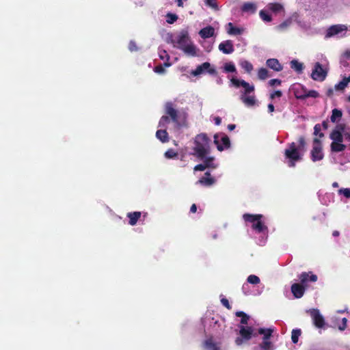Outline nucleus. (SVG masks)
Returning a JSON list of instances; mask_svg holds the SVG:
<instances>
[{"label": "nucleus", "mask_w": 350, "mask_h": 350, "mask_svg": "<svg viewBox=\"0 0 350 350\" xmlns=\"http://www.w3.org/2000/svg\"><path fill=\"white\" fill-rule=\"evenodd\" d=\"M312 160L313 161H320L323 158V153L322 151V146L320 140L317 138L313 140V147L311 151Z\"/></svg>", "instance_id": "10"}, {"label": "nucleus", "mask_w": 350, "mask_h": 350, "mask_svg": "<svg viewBox=\"0 0 350 350\" xmlns=\"http://www.w3.org/2000/svg\"><path fill=\"white\" fill-rule=\"evenodd\" d=\"M235 315L238 317H241V323L242 325H247L250 319V317L243 311H238L235 313Z\"/></svg>", "instance_id": "30"}, {"label": "nucleus", "mask_w": 350, "mask_h": 350, "mask_svg": "<svg viewBox=\"0 0 350 350\" xmlns=\"http://www.w3.org/2000/svg\"><path fill=\"white\" fill-rule=\"evenodd\" d=\"M156 136L162 142L168 141V134L165 130H158L156 133Z\"/></svg>", "instance_id": "28"}, {"label": "nucleus", "mask_w": 350, "mask_h": 350, "mask_svg": "<svg viewBox=\"0 0 350 350\" xmlns=\"http://www.w3.org/2000/svg\"><path fill=\"white\" fill-rule=\"evenodd\" d=\"M292 23V19L288 18L277 26L276 29L280 31H284Z\"/></svg>", "instance_id": "35"}, {"label": "nucleus", "mask_w": 350, "mask_h": 350, "mask_svg": "<svg viewBox=\"0 0 350 350\" xmlns=\"http://www.w3.org/2000/svg\"><path fill=\"white\" fill-rule=\"evenodd\" d=\"M221 303L222 305L226 307L227 309L230 310L232 308L228 300L226 298H222L221 299Z\"/></svg>", "instance_id": "49"}, {"label": "nucleus", "mask_w": 350, "mask_h": 350, "mask_svg": "<svg viewBox=\"0 0 350 350\" xmlns=\"http://www.w3.org/2000/svg\"><path fill=\"white\" fill-rule=\"evenodd\" d=\"M159 57L161 59H164L165 57H167V59H169V56L165 51H161L159 53Z\"/></svg>", "instance_id": "56"}, {"label": "nucleus", "mask_w": 350, "mask_h": 350, "mask_svg": "<svg viewBox=\"0 0 350 350\" xmlns=\"http://www.w3.org/2000/svg\"><path fill=\"white\" fill-rule=\"evenodd\" d=\"M347 31L345 25H334L329 27L326 31L325 38H331Z\"/></svg>", "instance_id": "12"}, {"label": "nucleus", "mask_w": 350, "mask_h": 350, "mask_svg": "<svg viewBox=\"0 0 350 350\" xmlns=\"http://www.w3.org/2000/svg\"><path fill=\"white\" fill-rule=\"evenodd\" d=\"M215 183V180L213 178L211 177V174L209 172L205 173V176L200 178L197 183L200 185H203L205 186H211Z\"/></svg>", "instance_id": "20"}, {"label": "nucleus", "mask_w": 350, "mask_h": 350, "mask_svg": "<svg viewBox=\"0 0 350 350\" xmlns=\"http://www.w3.org/2000/svg\"><path fill=\"white\" fill-rule=\"evenodd\" d=\"M206 165L204 164H199L194 167V171H204L206 169Z\"/></svg>", "instance_id": "53"}, {"label": "nucleus", "mask_w": 350, "mask_h": 350, "mask_svg": "<svg viewBox=\"0 0 350 350\" xmlns=\"http://www.w3.org/2000/svg\"><path fill=\"white\" fill-rule=\"evenodd\" d=\"M347 320L346 318H343L342 319L341 324H340L338 325V328H339L340 330L342 331V330H345L346 329V327H347Z\"/></svg>", "instance_id": "50"}, {"label": "nucleus", "mask_w": 350, "mask_h": 350, "mask_svg": "<svg viewBox=\"0 0 350 350\" xmlns=\"http://www.w3.org/2000/svg\"><path fill=\"white\" fill-rule=\"evenodd\" d=\"M228 128L229 130L232 131L235 128V125L234 124H230V125H228Z\"/></svg>", "instance_id": "62"}, {"label": "nucleus", "mask_w": 350, "mask_h": 350, "mask_svg": "<svg viewBox=\"0 0 350 350\" xmlns=\"http://www.w3.org/2000/svg\"><path fill=\"white\" fill-rule=\"evenodd\" d=\"M224 70H225V71L228 72H234L236 71V68H235V66L232 63L229 62V63H226L224 65Z\"/></svg>", "instance_id": "43"}, {"label": "nucleus", "mask_w": 350, "mask_h": 350, "mask_svg": "<svg viewBox=\"0 0 350 350\" xmlns=\"http://www.w3.org/2000/svg\"><path fill=\"white\" fill-rule=\"evenodd\" d=\"M310 314L314 325L317 328H322L324 327L325 322L323 317L321 314L319 310L312 308L308 311Z\"/></svg>", "instance_id": "9"}, {"label": "nucleus", "mask_w": 350, "mask_h": 350, "mask_svg": "<svg viewBox=\"0 0 350 350\" xmlns=\"http://www.w3.org/2000/svg\"><path fill=\"white\" fill-rule=\"evenodd\" d=\"M271 86H273L275 85H280L281 81L279 79H271L269 82Z\"/></svg>", "instance_id": "54"}, {"label": "nucleus", "mask_w": 350, "mask_h": 350, "mask_svg": "<svg viewBox=\"0 0 350 350\" xmlns=\"http://www.w3.org/2000/svg\"><path fill=\"white\" fill-rule=\"evenodd\" d=\"M241 100L248 107H252L256 105L257 100L254 94H241Z\"/></svg>", "instance_id": "16"}, {"label": "nucleus", "mask_w": 350, "mask_h": 350, "mask_svg": "<svg viewBox=\"0 0 350 350\" xmlns=\"http://www.w3.org/2000/svg\"><path fill=\"white\" fill-rule=\"evenodd\" d=\"M199 34L202 38H208L214 36L215 29L213 27L208 26L202 29L199 31Z\"/></svg>", "instance_id": "21"}, {"label": "nucleus", "mask_w": 350, "mask_h": 350, "mask_svg": "<svg viewBox=\"0 0 350 350\" xmlns=\"http://www.w3.org/2000/svg\"><path fill=\"white\" fill-rule=\"evenodd\" d=\"M166 113L171 117L173 121L177 122L178 113L177 111L173 107L172 103H167L165 104Z\"/></svg>", "instance_id": "19"}, {"label": "nucleus", "mask_w": 350, "mask_h": 350, "mask_svg": "<svg viewBox=\"0 0 350 350\" xmlns=\"http://www.w3.org/2000/svg\"><path fill=\"white\" fill-rule=\"evenodd\" d=\"M154 72L159 74H163L165 72V68L163 66L159 65L154 68Z\"/></svg>", "instance_id": "52"}, {"label": "nucleus", "mask_w": 350, "mask_h": 350, "mask_svg": "<svg viewBox=\"0 0 350 350\" xmlns=\"http://www.w3.org/2000/svg\"><path fill=\"white\" fill-rule=\"evenodd\" d=\"M339 193L344 195L347 198H350V189H341L339 190Z\"/></svg>", "instance_id": "48"}, {"label": "nucleus", "mask_w": 350, "mask_h": 350, "mask_svg": "<svg viewBox=\"0 0 350 350\" xmlns=\"http://www.w3.org/2000/svg\"><path fill=\"white\" fill-rule=\"evenodd\" d=\"M294 94L297 98L304 99L308 97L317 98L319 93L315 90L307 91L300 84L295 85L293 88Z\"/></svg>", "instance_id": "7"}, {"label": "nucleus", "mask_w": 350, "mask_h": 350, "mask_svg": "<svg viewBox=\"0 0 350 350\" xmlns=\"http://www.w3.org/2000/svg\"><path fill=\"white\" fill-rule=\"evenodd\" d=\"M269 10L275 14L284 12V8L282 4L279 3H271L267 5Z\"/></svg>", "instance_id": "22"}, {"label": "nucleus", "mask_w": 350, "mask_h": 350, "mask_svg": "<svg viewBox=\"0 0 350 350\" xmlns=\"http://www.w3.org/2000/svg\"><path fill=\"white\" fill-rule=\"evenodd\" d=\"M267 65L275 71L282 70V66L277 59H269L267 60Z\"/></svg>", "instance_id": "24"}, {"label": "nucleus", "mask_w": 350, "mask_h": 350, "mask_svg": "<svg viewBox=\"0 0 350 350\" xmlns=\"http://www.w3.org/2000/svg\"><path fill=\"white\" fill-rule=\"evenodd\" d=\"M273 332H274V329L271 328V327H269V328L260 327L257 329L256 334L263 335L262 339H270Z\"/></svg>", "instance_id": "23"}, {"label": "nucleus", "mask_w": 350, "mask_h": 350, "mask_svg": "<svg viewBox=\"0 0 350 350\" xmlns=\"http://www.w3.org/2000/svg\"><path fill=\"white\" fill-rule=\"evenodd\" d=\"M247 281L252 284H258L260 283V278L255 275H250L248 276Z\"/></svg>", "instance_id": "41"}, {"label": "nucleus", "mask_w": 350, "mask_h": 350, "mask_svg": "<svg viewBox=\"0 0 350 350\" xmlns=\"http://www.w3.org/2000/svg\"><path fill=\"white\" fill-rule=\"evenodd\" d=\"M191 213H196L197 211V207L195 204H192L190 208Z\"/></svg>", "instance_id": "58"}, {"label": "nucleus", "mask_w": 350, "mask_h": 350, "mask_svg": "<svg viewBox=\"0 0 350 350\" xmlns=\"http://www.w3.org/2000/svg\"><path fill=\"white\" fill-rule=\"evenodd\" d=\"M342 111L340 110H338L337 109H334L332 110V114L331 116V121L332 122H336L338 120H339L342 117Z\"/></svg>", "instance_id": "34"}, {"label": "nucleus", "mask_w": 350, "mask_h": 350, "mask_svg": "<svg viewBox=\"0 0 350 350\" xmlns=\"http://www.w3.org/2000/svg\"><path fill=\"white\" fill-rule=\"evenodd\" d=\"M174 47L181 49L186 55L191 57L198 55V49L191 40L188 31L182 30L176 38L172 40Z\"/></svg>", "instance_id": "2"}, {"label": "nucleus", "mask_w": 350, "mask_h": 350, "mask_svg": "<svg viewBox=\"0 0 350 350\" xmlns=\"http://www.w3.org/2000/svg\"><path fill=\"white\" fill-rule=\"evenodd\" d=\"M332 142L330 145L332 152H342L346 148V146L342 144L343 139L350 142V128L345 124H338L329 135Z\"/></svg>", "instance_id": "1"}, {"label": "nucleus", "mask_w": 350, "mask_h": 350, "mask_svg": "<svg viewBox=\"0 0 350 350\" xmlns=\"http://www.w3.org/2000/svg\"><path fill=\"white\" fill-rule=\"evenodd\" d=\"M166 18H167V20H166L167 23L169 24H172L175 21H177L178 16L175 14L167 13L166 15Z\"/></svg>", "instance_id": "40"}, {"label": "nucleus", "mask_w": 350, "mask_h": 350, "mask_svg": "<svg viewBox=\"0 0 350 350\" xmlns=\"http://www.w3.org/2000/svg\"><path fill=\"white\" fill-rule=\"evenodd\" d=\"M165 155L168 159H172L177 156V153L174 152L173 150H168L165 153Z\"/></svg>", "instance_id": "47"}, {"label": "nucleus", "mask_w": 350, "mask_h": 350, "mask_svg": "<svg viewBox=\"0 0 350 350\" xmlns=\"http://www.w3.org/2000/svg\"><path fill=\"white\" fill-rule=\"evenodd\" d=\"M314 134L315 135H319L320 137H323V133H321V126L319 124H316L314 128Z\"/></svg>", "instance_id": "46"}, {"label": "nucleus", "mask_w": 350, "mask_h": 350, "mask_svg": "<svg viewBox=\"0 0 350 350\" xmlns=\"http://www.w3.org/2000/svg\"><path fill=\"white\" fill-rule=\"evenodd\" d=\"M129 49L133 51L137 49V46L133 42H131L129 44Z\"/></svg>", "instance_id": "57"}, {"label": "nucleus", "mask_w": 350, "mask_h": 350, "mask_svg": "<svg viewBox=\"0 0 350 350\" xmlns=\"http://www.w3.org/2000/svg\"><path fill=\"white\" fill-rule=\"evenodd\" d=\"M187 0H176L177 2L178 6L179 7H183V2L186 1Z\"/></svg>", "instance_id": "59"}, {"label": "nucleus", "mask_w": 350, "mask_h": 350, "mask_svg": "<svg viewBox=\"0 0 350 350\" xmlns=\"http://www.w3.org/2000/svg\"><path fill=\"white\" fill-rule=\"evenodd\" d=\"M243 28L234 27L232 23L227 25V32L230 35H240L243 32Z\"/></svg>", "instance_id": "25"}, {"label": "nucleus", "mask_w": 350, "mask_h": 350, "mask_svg": "<svg viewBox=\"0 0 350 350\" xmlns=\"http://www.w3.org/2000/svg\"><path fill=\"white\" fill-rule=\"evenodd\" d=\"M268 109L269 112H273L274 111V106L272 104H269L268 105Z\"/></svg>", "instance_id": "60"}, {"label": "nucleus", "mask_w": 350, "mask_h": 350, "mask_svg": "<svg viewBox=\"0 0 350 350\" xmlns=\"http://www.w3.org/2000/svg\"><path fill=\"white\" fill-rule=\"evenodd\" d=\"M268 70L264 68H261L258 71V77L260 79L264 80L268 77Z\"/></svg>", "instance_id": "39"}, {"label": "nucleus", "mask_w": 350, "mask_h": 350, "mask_svg": "<svg viewBox=\"0 0 350 350\" xmlns=\"http://www.w3.org/2000/svg\"><path fill=\"white\" fill-rule=\"evenodd\" d=\"M284 155L286 159H288V165L290 167H294L295 162L301 160L302 158L301 150L297 148L294 142L291 143L288 148L285 150Z\"/></svg>", "instance_id": "4"}, {"label": "nucleus", "mask_w": 350, "mask_h": 350, "mask_svg": "<svg viewBox=\"0 0 350 350\" xmlns=\"http://www.w3.org/2000/svg\"><path fill=\"white\" fill-rule=\"evenodd\" d=\"M281 96H282V92L280 90H278L271 94V98L273 99L275 97H280Z\"/></svg>", "instance_id": "55"}, {"label": "nucleus", "mask_w": 350, "mask_h": 350, "mask_svg": "<svg viewBox=\"0 0 350 350\" xmlns=\"http://www.w3.org/2000/svg\"><path fill=\"white\" fill-rule=\"evenodd\" d=\"M239 337L235 340L237 345H241L243 342L249 341L252 337H256L257 334L254 332V329L251 326L241 325L239 327Z\"/></svg>", "instance_id": "5"}, {"label": "nucleus", "mask_w": 350, "mask_h": 350, "mask_svg": "<svg viewBox=\"0 0 350 350\" xmlns=\"http://www.w3.org/2000/svg\"><path fill=\"white\" fill-rule=\"evenodd\" d=\"M219 136L218 135H215L214 136V142L217 144V149L219 151L223 150L224 148L229 147L230 146V140L229 138L226 135L221 136V144L219 143Z\"/></svg>", "instance_id": "15"}, {"label": "nucleus", "mask_w": 350, "mask_h": 350, "mask_svg": "<svg viewBox=\"0 0 350 350\" xmlns=\"http://www.w3.org/2000/svg\"><path fill=\"white\" fill-rule=\"evenodd\" d=\"M338 234H339V232L338 231H334L333 232V235L335 236V237L338 236Z\"/></svg>", "instance_id": "64"}, {"label": "nucleus", "mask_w": 350, "mask_h": 350, "mask_svg": "<svg viewBox=\"0 0 350 350\" xmlns=\"http://www.w3.org/2000/svg\"><path fill=\"white\" fill-rule=\"evenodd\" d=\"M204 164L206 165V167H211V168H215L217 167V165H215L213 163L214 157H204Z\"/></svg>", "instance_id": "36"}, {"label": "nucleus", "mask_w": 350, "mask_h": 350, "mask_svg": "<svg viewBox=\"0 0 350 350\" xmlns=\"http://www.w3.org/2000/svg\"><path fill=\"white\" fill-rule=\"evenodd\" d=\"M310 273H311V272H303L302 273H301V275H299V280L301 284L306 286V283L310 281L314 282L317 280V276L316 275L311 274L310 275Z\"/></svg>", "instance_id": "18"}, {"label": "nucleus", "mask_w": 350, "mask_h": 350, "mask_svg": "<svg viewBox=\"0 0 350 350\" xmlns=\"http://www.w3.org/2000/svg\"><path fill=\"white\" fill-rule=\"evenodd\" d=\"M140 212H134L132 213H129L128 215V217H129V224L132 226L135 225L137 223L139 218L140 217Z\"/></svg>", "instance_id": "29"}, {"label": "nucleus", "mask_w": 350, "mask_h": 350, "mask_svg": "<svg viewBox=\"0 0 350 350\" xmlns=\"http://www.w3.org/2000/svg\"><path fill=\"white\" fill-rule=\"evenodd\" d=\"M240 66L248 73H250L253 70V65L247 60H241Z\"/></svg>", "instance_id": "32"}, {"label": "nucleus", "mask_w": 350, "mask_h": 350, "mask_svg": "<svg viewBox=\"0 0 350 350\" xmlns=\"http://www.w3.org/2000/svg\"><path fill=\"white\" fill-rule=\"evenodd\" d=\"M259 15L262 21L265 22H271L272 21V18L270 15H269L265 11L261 10L259 12Z\"/></svg>", "instance_id": "42"}, {"label": "nucleus", "mask_w": 350, "mask_h": 350, "mask_svg": "<svg viewBox=\"0 0 350 350\" xmlns=\"http://www.w3.org/2000/svg\"><path fill=\"white\" fill-rule=\"evenodd\" d=\"M218 48L224 54H230L234 51V46L231 40H226L221 42Z\"/></svg>", "instance_id": "17"}, {"label": "nucleus", "mask_w": 350, "mask_h": 350, "mask_svg": "<svg viewBox=\"0 0 350 350\" xmlns=\"http://www.w3.org/2000/svg\"><path fill=\"white\" fill-rule=\"evenodd\" d=\"M306 291V286L299 284L294 283L291 286V292L295 298L299 299L304 295Z\"/></svg>", "instance_id": "14"}, {"label": "nucleus", "mask_w": 350, "mask_h": 350, "mask_svg": "<svg viewBox=\"0 0 350 350\" xmlns=\"http://www.w3.org/2000/svg\"><path fill=\"white\" fill-rule=\"evenodd\" d=\"M323 126L325 129H327V123L325 122H323Z\"/></svg>", "instance_id": "63"}, {"label": "nucleus", "mask_w": 350, "mask_h": 350, "mask_svg": "<svg viewBox=\"0 0 350 350\" xmlns=\"http://www.w3.org/2000/svg\"><path fill=\"white\" fill-rule=\"evenodd\" d=\"M301 334V330L300 329H294L291 332V340L294 344L297 343L299 337Z\"/></svg>", "instance_id": "33"}, {"label": "nucleus", "mask_w": 350, "mask_h": 350, "mask_svg": "<svg viewBox=\"0 0 350 350\" xmlns=\"http://www.w3.org/2000/svg\"><path fill=\"white\" fill-rule=\"evenodd\" d=\"M299 150H302L303 152L304 151V147H305V139L303 137H299Z\"/></svg>", "instance_id": "51"}, {"label": "nucleus", "mask_w": 350, "mask_h": 350, "mask_svg": "<svg viewBox=\"0 0 350 350\" xmlns=\"http://www.w3.org/2000/svg\"><path fill=\"white\" fill-rule=\"evenodd\" d=\"M291 66L293 69L297 72H301L303 69V65L301 63L297 60H292L291 62Z\"/></svg>", "instance_id": "38"}, {"label": "nucleus", "mask_w": 350, "mask_h": 350, "mask_svg": "<svg viewBox=\"0 0 350 350\" xmlns=\"http://www.w3.org/2000/svg\"><path fill=\"white\" fill-rule=\"evenodd\" d=\"M232 84L236 88L242 87L243 90L241 91V94H250L254 91V86L250 85L244 80H240L237 78H232L230 80Z\"/></svg>", "instance_id": "8"}, {"label": "nucleus", "mask_w": 350, "mask_h": 350, "mask_svg": "<svg viewBox=\"0 0 350 350\" xmlns=\"http://www.w3.org/2000/svg\"><path fill=\"white\" fill-rule=\"evenodd\" d=\"M262 215H250L245 214L243 215V218L246 221H250L252 224V228L256 230L258 232H262L266 229V227L263 225L260 219L262 218Z\"/></svg>", "instance_id": "6"}, {"label": "nucleus", "mask_w": 350, "mask_h": 350, "mask_svg": "<svg viewBox=\"0 0 350 350\" xmlns=\"http://www.w3.org/2000/svg\"><path fill=\"white\" fill-rule=\"evenodd\" d=\"M350 82V77L344 78L342 81L336 85L337 90H343Z\"/></svg>", "instance_id": "37"}, {"label": "nucleus", "mask_w": 350, "mask_h": 350, "mask_svg": "<svg viewBox=\"0 0 350 350\" xmlns=\"http://www.w3.org/2000/svg\"><path fill=\"white\" fill-rule=\"evenodd\" d=\"M262 342L260 344V350H273V344L270 339H262Z\"/></svg>", "instance_id": "27"}, {"label": "nucleus", "mask_w": 350, "mask_h": 350, "mask_svg": "<svg viewBox=\"0 0 350 350\" xmlns=\"http://www.w3.org/2000/svg\"><path fill=\"white\" fill-rule=\"evenodd\" d=\"M170 122L169 118L167 116H163L159 123V126L161 127L165 126Z\"/></svg>", "instance_id": "45"}, {"label": "nucleus", "mask_w": 350, "mask_h": 350, "mask_svg": "<svg viewBox=\"0 0 350 350\" xmlns=\"http://www.w3.org/2000/svg\"><path fill=\"white\" fill-rule=\"evenodd\" d=\"M242 10L244 12L254 13L256 10V6L254 3L248 2L243 5Z\"/></svg>", "instance_id": "31"}, {"label": "nucleus", "mask_w": 350, "mask_h": 350, "mask_svg": "<svg viewBox=\"0 0 350 350\" xmlns=\"http://www.w3.org/2000/svg\"><path fill=\"white\" fill-rule=\"evenodd\" d=\"M215 122L217 125H219L221 123V119L219 117L215 118Z\"/></svg>", "instance_id": "61"}, {"label": "nucleus", "mask_w": 350, "mask_h": 350, "mask_svg": "<svg viewBox=\"0 0 350 350\" xmlns=\"http://www.w3.org/2000/svg\"><path fill=\"white\" fill-rule=\"evenodd\" d=\"M205 72H208L210 74H215V70L214 68H211V64L208 62H204L201 65L197 66V68L192 70L191 74L193 76H198L203 74Z\"/></svg>", "instance_id": "13"}, {"label": "nucleus", "mask_w": 350, "mask_h": 350, "mask_svg": "<svg viewBox=\"0 0 350 350\" xmlns=\"http://www.w3.org/2000/svg\"><path fill=\"white\" fill-rule=\"evenodd\" d=\"M209 142L206 134L196 135L194 139L193 154L200 159L204 158L210 152Z\"/></svg>", "instance_id": "3"}, {"label": "nucleus", "mask_w": 350, "mask_h": 350, "mask_svg": "<svg viewBox=\"0 0 350 350\" xmlns=\"http://www.w3.org/2000/svg\"><path fill=\"white\" fill-rule=\"evenodd\" d=\"M327 72V70L323 68L319 62H317L312 71L311 77L315 81H321L325 79Z\"/></svg>", "instance_id": "11"}, {"label": "nucleus", "mask_w": 350, "mask_h": 350, "mask_svg": "<svg viewBox=\"0 0 350 350\" xmlns=\"http://www.w3.org/2000/svg\"><path fill=\"white\" fill-rule=\"evenodd\" d=\"M204 347L207 350H220L219 347L214 342L212 338H208L204 341Z\"/></svg>", "instance_id": "26"}, {"label": "nucleus", "mask_w": 350, "mask_h": 350, "mask_svg": "<svg viewBox=\"0 0 350 350\" xmlns=\"http://www.w3.org/2000/svg\"><path fill=\"white\" fill-rule=\"evenodd\" d=\"M206 4L216 10H218L216 0H206Z\"/></svg>", "instance_id": "44"}]
</instances>
